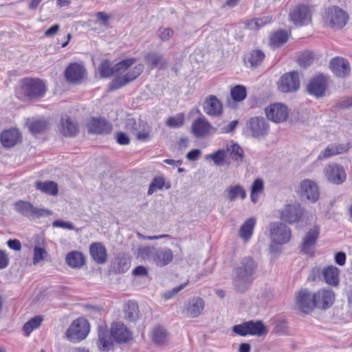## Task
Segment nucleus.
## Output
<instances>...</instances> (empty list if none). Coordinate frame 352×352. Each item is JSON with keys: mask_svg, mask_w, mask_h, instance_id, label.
I'll list each match as a JSON object with an SVG mask.
<instances>
[{"mask_svg": "<svg viewBox=\"0 0 352 352\" xmlns=\"http://www.w3.org/2000/svg\"><path fill=\"white\" fill-rule=\"evenodd\" d=\"M135 62V58L123 60L116 64L113 67L107 60H103L99 66V71L102 78H108L116 74L114 79L109 85L110 91L118 89L130 82L136 79L143 72L144 65L138 64L129 70L126 74L122 76Z\"/></svg>", "mask_w": 352, "mask_h": 352, "instance_id": "nucleus-1", "label": "nucleus"}, {"mask_svg": "<svg viewBox=\"0 0 352 352\" xmlns=\"http://www.w3.org/2000/svg\"><path fill=\"white\" fill-rule=\"evenodd\" d=\"M256 269L257 264L252 257H243L234 270V288L239 292H245L252 283Z\"/></svg>", "mask_w": 352, "mask_h": 352, "instance_id": "nucleus-2", "label": "nucleus"}, {"mask_svg": "<svg viewBox=\"0 0 352 352\" xmlns=\"http://www.w3.org/2000/svg\"><path fill=\"white\" fill-rule=\"evenodd\" d=\"M138 256L162 267L168 265L173 261V252L168 248L145 246L138 248Z\"/></svg>", "mask_w": 352, "mask_h": 352, "instance_id": "nucleus-3", "label": "nucleus"}, {"mask_svg": "<svg viewBox=\"0 0 352 352\" xmlns=\"http://www.w3.org/2000/svg\"><path fill=\"white\" fill-rule=\"evenodd\" d=\"M324 23L333 29H342L349 21V16L346 12L337 6L327 8L323 14Z\"/></svg>", "mask_w": 352, "mask_h": 352, "instance_id": "nucleus-4", "label": "nucleus"}, {"mask_svg": "<svg viewBox=\"0 0 352 352\" xmlns=\"http://www.w3.org/2000/svg\"><path fill=\"white\" fill-rule=\"evenodd\" d=\"M232 331L241 336L247 335L261 336L267 333V329L261 320H250L232 327Z\"/></svg>", "mask_w": 352, "mask_h": 352, "instance_id": "nucleus-5", "label": "nucleus"}, {"mask_svg": "<svg viewBox=\"0 0 352 352\" xmlns=\"http://www.w3.org/2000/svg\"><path fill=\"white\" fill-rule=\"evenodd\" d=\"M21 89L24 95L30 99L43 97L47 90L44 82L38 78H24L22 80Z\"/></svg>", "mask_w": 352, "mask_h": 352, "instance_id": "nucleus-6", "label": "nucleus"}, {"mask_svg": "<svg viewBox=\"0 0 352 352\" xmlns=\"http://www.w3.org/2000/svg\"><path fill=\"white\" fill-rule=\"evenodd\" d=\"M89 331L88 322L79 318L70 324L66 332V338L71 342H79L85 339Z\"/></svg>", "mask_w": 352, "mask_h": 352, "instance_id": "nucleus-7", "label": "nucleus"}, {"mask_svg": "<svg viewBox=\"0 0 352 352\" xmlns=\"http://www.w3.org/2000/svg\"><path fill=\"white\" fill-rule=\"evenodd\" d=\"M270 236L273 243L284 244L291 238V230L285 223L273 222L270 224Z\"/></svg>", "mask_w": 352, "mask_h": 352, "instance_id": "nucleus-8", "label": "nucleus"}, {"mask_svg": "<svg viewBox=\"0 0 352 352\" xmlns=\"http://www.w3.org/2000/svg\"><path fill=\"white\" fill-rule=\"evenodd\" d=\"M296 305L305 314L311 312L316 308L314 294L307 289H300L296 295Z\"/></svg>", "mask_w": 352, "mask_h": 352, "instance_id": "nucleus-9", "label": "nucleus"}, {"mask_svg": "<svg viewBox=\"0 0 352 352\" xmlns=\"http://www.w3.org/2000/svg\"><path fill=\"white\" fill-rule=\"evenodd\" d=\"M289 19L297 26L307 25L311 21L310 8L305 4L298 5L290 11Z\"/></svg>", "mask_w": 352, "mask_h": 352, "instance_id": "nucleus-10", "label": "nucleus"}, {"mask_svg": "<svg viewBox=\"0 0 352 352\" xmlns=\"http://www.w3.org/2000/svg\"><path fill=\"white\" fill-rule=\"evenodd\" d=\"M327 86L326 76L320 74L311 78L307 85V91L310 95L320 98L325 95Z\"/></svg>", "mask_w": 352, "mask_h": 352, "instance_id": "nucleus-11", "label": "nucleus"}, {"mask_svg": "<svg viewBox=\"0 0 352 352\" xmlns=\"http://www.w3.org/2000/svg\"><path fill=\"white\" fill-rule=\"evenodd\" d=\"M327 180L334 184H341L345 182L346 174L344 167L338 164H329L324 170Z\"/></svg>", "mask_w": 352, "mask_h": 352, "instance_id": "nucleus-12", "label": "nucleus"}, {"mask_svg": "<svg viewBox=\"0 0 352 352\" xmlns=\"http://www.w3.org/2000/svg\"><path fill=\"white\" fill-rule=\"evenodd\" d=\"M300 87V80L297 72L287 73L281 76L278 89L284 93L296 91Z\"/></svg>", "mask_w": 352, "mask_h": 352, "instance_id": "nucleus-13", "label": "nucleus"}, {"mask_svg": "<svg viewBox=\"0 0 352 352\" xmlns=\"http://www.w3.org/2000/svg\"><path fill=\"white\" fill-rule=\"evenodd\" d=\"M304 214V210L298 204H287L280 212L281 220L289 223L300 221Z\"/></svg>", "mask_w": 352, "mask_h": 352, "instance_id": "nucleus-14", "label": "nucleus"}, {"mask_svg": "<svg viewBox=\"0 0 352 352\" xmlns=\"http://www.w3.org/2000/svg\"><path fill=\"white\" fill-rule=\"evenodd\" d=\"M314 294L316 308L325 310L331 307L334 303L335 293L331 289H320Z\"/></svg>", "mask_w": 352, "mask_h": 352, "instance_id": "nucleus-15", "label": "nucleus"}, {"mask_svg": "<svg viewBox=\"0 0 352 352\" xmlns=\"http://www.w3.org/2000/svg\"><path fill=\"white\" fill-rule=\"evenodd\" d=\"M299 193L301 197L314 203L319 198L318 186L314 181L304 179L300 184Z\"/></svg>", "mask_w": 352, "mask_h": 352, "instance_id": "nucleus-16", "label": "nucleus"}, {"mask_svg": "<svg viewBox=\"0 0 352 352\" xmlns=\"http://www.w3.org/2000/svg\"><path fill=\"white\" fill-rule=\"evenodd\" d=\"M14 206L19 212L28 217H40L52 214L50 210L35 208L30 203L26 201H19Z\"/></svg>", "mask_w": 352, "mask_h": 352, "instance_id": "nucleus-17", "label": "nucleus"}, {"mask_svg": "<svg viewBox=\"0 0 352 352\" xmlns=\"http://www.w3.org/2000/svg\"><path fill=\"white\" fill-rule=\"evenodd\" d=\"M205 307V302L200 297H192L185 303L183 314L190 318H197L203 312Z\"/></svg>", "mask_w": 352, "mask_h": 352, "instance_id": "nucleus-18", "label": "nucleus"}, {"mask_svg": "<svg viewBox=\"0 0 352 352\" xmlns=\"http://www.w3.org/2000/svg\"><path fill=\"white\" fill-rule=\"evenodd\" d=\"M265 114L269 120L279 123L287 119L288 109L284 104L274 103L265 108Z\"/></svg>", "mask_w": 352, "mask_h": 352, "instance_id": "nucleus-19", "label": "nucleus"}, {"mask_svg": "<svg viewBox=\"0 0 352 352\" xmlns=\"http://www.w3.org/2000/svg\"><path fill=\"white\" fill-rule=\"evenodd\" d=\"M248 129L254 138L263 137L267 134L269 126L263 117L251 118L247 122Z\"/></svg>", "mask_w": 352, "mask_h": 352, "instance_id": "nucleus-20", "label": "nucleus"}, {"mask_svg": "<svg viewBox=\"0 0 352 352\" xmlns=\"http://www.w3.org/2000/svg\"><path fill=\"white\" fill-rule=\"evenodd\" d=\"M87 127L89 132L98 134H108L112 130L111 124L103 118H91Z\"/></svg>", "mask_w": 352, "mask_h": 352, "instance_id": "nucleus-21", "label": "nucleus"}, {"mask_svg": "<svg viewBox=\"0 0 352 352\" xmlns=\"http://www.w3.org/2000/svg\"><path fill=\"white\" fill-rule=\"evenodd\" d=\"M213 129L212 126L204 118L195 120L191 126V131L196 138L208 135Z\"/></svg>", "mask_w": 352, "mask_h": 352, "instance_id": "nucleus-22", "label": "nucleus"}, {"mask_svg": "<svg viewBox=\"0 0 352 352\" xmlns=\"http://www.w3.org/2000/svg\"><path fill=\"white\" fill-rule=\"evenodd\" d=\"M204 112L212 116H219L222 113V104L219 100L213 95L207 97L203 104Z\"/></svg>", "mask_w": 352, "mask_h": 352, "instance_id": "nucleus-23", "label": "nucleus"}, {"mask_svg": "<svg viewBox=\"0 0 352 352\" xmlns=\"http://www.w3.org/2000/svg\"><path fill=\"white\" fill-rule=\"evenodd\" d=\"M320 232L319 227L314 226L305 235L302 244V251L306 254H312Z\"/></svg>", "mask_w": 352, "mask_h": 352, "instance_id": "nucleus-24", "label": "nucleus"}, {"mask_svg": "<svg viewBox=\"0 0 352 352\" xmlns=\"http://www.w3.org/2000/svg\"><path fill=\"white\" fill-rule=\"evenodd\" d=\"M111 335L117 342H126L130 340V331L123 323H114L111 327Z\"/></svg>", "mask_w": 352, "mask_h": 352, "instance_id": "nucleus-25", "label": "nucleus"}, {"mask_svg": "<svg viewBox=\"0 0 352 352\" xmlns=\"http://www.w3.org/2000/svg\"><path fill=\"white\" fill-rule=\"evenodd\" d=\"M329 66L334 74L338 77H344L350 72L349 62L342 58H333Z\"/></svg>", "mask_w": 352, "mask_h": 352, "instance_id": "nucleus-26", "label": "nucleus"}, {"mask_svg": "<svg viewBox=\"0 0 352 352\" xmlns=\"http://www.w3.org/2000/svg\"><path fill=\"white\" fill-rule=\"evenodd\" d=\"M350 144H338L329 145L318 157L320 160L331 157L336 155H339L347 152L350 148Z\"/></svg>", "mask_w": 352, "mask_h": 352, "instance_id": "nucleus-27", "label": "nucleus"}, {"mask_svg": "<svg viewBox=\"0 0 352 352\" xmlns=\"http://www.w3.org/2000/svg\"><path fill=\"white\" fill-rule=\"evenodd\" d=\"M85 74V68L78 63L69 65L65 72L66 79L72 82H79L84 78Z\"/></svg>", "mask_w": 352, "mask_h": 352, "instance_id": "nucleus-28", "label": "nucleus"}, {"mask_svg": "<svg viewBox=\"0 0 352 352\" xmlns=\"http://www.w3.org/2000/svg\"><path fill=\"white\" fill-rule=\"evenodd\" d=\"M145 63L151 67L163 69L167 65V60L164 56L156 52L147 53L144 56Z\"/></svg>", "mask_w": 352, "mask_h": 352, "instance_id": "nucleus-29", "label": "nucleus"}, {"mask_svg": "<svg viewBox=\"0 0 352 352\" xmlns=\"http://www.w3.org/2000/svg\"><path fill=\"white\" fill-rule=\"evenodd\" d=\"M89 252L93 260L98 264H103L107 261V250L101 243H93L89 247Z\"/></svg>", "mask_w": 352, "mask_h": 352, "instance_id": "nucleus-30", "label": "nucleus"}, {"mask_svg": "<svg viewBox=\"0 0 352 352\" xmlns=\"http://www.w3.org/2000/svg\"><path fill=\"white\" fill-rule=\"evenodd\" d=\"M322 277L325 283L331 286L337 287L340 283V270L333 265L324 267L322 271Z\"/></svg>", "mask_w": 352, "mask_h": 352, "instance_id": "nucleus-31", "label": "nucleus"}, {"mask_svg": "<svg viewBox=\"0 0 352 352\" xmlns=\"http://www.w3.org/2000/svg\"><path fill=\"white\" fill-rule=\"evenodd\" d=\"M21 140V134L16 129L3 131L1 135V142L5 147H12Z\"/></svg>", "mask_w": 352, "mask_h": 352, "instance_id": "nucleus-32", "label": "nucleus"}, {"mask_svg": "<svg viewBox=\"0 0 352 352\" xmlns=\"http://www.w3.org/2000/svg\"><path fill=\"white\" fill-rule=\"evenodd\" d=\"M65 262L70 267L79 269L85 264V257L80 252L72 251L66 255Z\"/></svg>", "mask_w": 352, "mask_h": 352, "instance_id": "nucleus-33", "label": "nucleus"}, {"mask_svg": "<svg viewBox=\"0 0 352 352\" xmlns=\"http://www.w3.org/2000/svg\"><path fill=\"white\" fill-rule=\"evenodd\" d=\"M224 194L225 197L230 201H234L238 197L243 200L247 196L245 190L239 184L230 186L225 190Z\"/></svg>", "mask_w": 352, "mask_h": 352, "instance_id": "nucleus-34", "label": "nucleus"}, {"mask_svg": "<svg viewBox=\"0 0 352 352\" xmlns=\"http://www.w3.org/2000/svg\"><path fill=\"white\" fill-rule=\"evenodd\" d=\"M112 336L107 330L100 327L98 329V347L100 351H109L112 346Z\"/></svg>", "mask_w": 352, "mask_h": 352, "instance_id": "nucleus-35", "label": "nucleus"}, {"mask_svg": "<svg viewBox=\"0 0 352 352\" xmlns=\"http://www.w3.org/2000/svg\"><path fill=\"white\" fill-rule=\"evenodd\" d=\"M60 133L65 136H74L78 132L76 123L66 116L61 119Z\"/></svg>", "mask_w": 352, "mask_h": 352, "instance_id": "nucleus-36", "label": "nucleus"}, {"mask_svg": "<svg viewBox=\"0 0 352 352\" xmlns=\"http://www.w3.org/2000/svg\"><path fill=\"white\" fill-rule=\"evenodd\" d=\"M153 342L157 346H163L168 342V333L162 327H157L153 329L151 333Z\"/></svg>", "mask_w": 352, "mask_h": 352, "instance_id": "nucleus-37", "label": "nucleus"}, {"mask_svg": "<svg viewBox=\"0 0 352 352\" xmlns=\"http://www.w3.org/2000/svg\"><path fill=\"white\" fill-rule=\"evenodd\" d=\"M255 223V219L250 218L245 221L241 226L239 230V235L245 241H247L251 237Z\"/></svg>", "mask_w": 352, "mask_h": 352, "instance_id": "nucleus-38", "label": "nucleus"}, {"mask_svg": "<svg viewBox=\"0 0 352 352\" xmlns=\"http://www.w3.org/2000/svg\"><path fill=\"white\" fill-rule=\"evenodd\" d=\"M36 189L50 195H56L58 193L57 184L52 181L37 182L35 185Z\"/></svg>", "mask_w": 352, "mask_h": 352, "instance_id": "nucleus-39", "label": "nucleus"}, {"mask_svg": "<svg viewBox=\"0 0 352 352\" xmlns=\"http://www.w3.org/2000/svg\"><path fill=\"white\" fill-rule=\"evenodd\" d=\"M265 55L261 50H254L251 51L245 57L247 61L252 67H256L263 61Z\"/></svg>", "mask_w": 352, "mask_h": 352, "instance_id": "nucleus-40", "label": "nucleus"}, {"mask_svg": "<svg viewBox=\"0 0 352 352\" xmlns=\"http://www.w3.org/2000/svg\"><path fill=\"white\" fill-rule=\"evenodd\" d=\"M289 35L285 30H279L274 32L270 37V45L273 47H279L288 40Z\"/></svg>", "mask_w": 352, "mask_h": 352, "instance_id": "nucleus-41", "label": "nucleus"}, {"mask_svg": "<svg viewBox=\"0 0 352 352\" xmlns=\"http://www.w3.org/2000/svg\"><path fill=\"white\" fill-rule=\"evenodd\" d=\"M164 187H165L166 189L170 188V183L166 182L164 177L162 176L155 177L149 185L148 195H152L157 190H162Z\"/></svg>", "mask_w": 352, "mask_h": 352, "instance_id": "nucleus-42", "label": "nucleus"}, {"mask_svg": "<svg viewBox=\"0 0 352 352\" xmlns=\"http://www.w3.org/2000/svg\"><path fill=\"white\" fill-rule=\"evenodd\" d=\"M125 318L132 322H135L139 318V308L135 302L129 301L124 307Z\"/></svg>", "mask_w": 352, "mask_h": 352, "instance_id": "nucleus-43", "label": "nucleus"}, {"mask_svg": "<svg viewBox=\"0 0 352 352\" xmlns=\"http://www.w3.org/2000/svg\"><path fill=\"white\" fill-rule=\"evenodd\" d=\"M250 199L256 204L258 200V195L264 190V182L261 178L256 179L251 186Z\"/></svg>", "mask_w": 352, "mask_h": 352, "instance_id": "nucleus-44", "label": "nucleus"}, {"mask_svg": "<svg viewBox=\"0 0 352 352\" xmlns=\"http://www.w3.org/2000/svg\"><path fill=\"white\" fill-rule=\"evenodd\" d=\"M229 152L230 157L240 165L243 162L244 152L242 148L237 144H233L230 148H227V153Z\"/></svg>", "mask_w": 352, "mask_h": 352, "instance_id": "nucleus-45", "label": "nucleus"}, {"mask_svg": "<svg viewBox=\"0 0 352 352\" xmlns=\"http://www.w3.org/2000/svg\"><path fill=\"white\" fill-rule=\"evenodd\" d=\"M43 318L40 316H35L25 323L23 331L26 336H28L34 329L41 324Z\"/></svg>", "mask_w": 352, "mask_h": 352, "instance_id": "nucleus-46", "label": "nucleus"}, {"mask_svg": "<svg viewBox=\"0 0 352 352\" xmlns=\"http://www.w3.org/2000/svg\"><path fill=\"white\" fill-rule=\"evenodd\" d=\"M30 131L34 133H41L47 128V122L43 120L29 121L28 123Z\"/></svg>", "mask_w": 352, "mask_h": 352, "instance_id": "nucleus-47", "label": "nucleus"}, {"mask_svg": "<svg viewBox=\"0 0 352 352\" xmlns=\"http://www.w3.org/2000/svg\"><path fill=\"white\" fill-rule=\"evenodd\" d=\"M116 264H115L114 270L117 273H124L130 267V260L125 256H121L117 258Z\"/></svg>", "mask_w": 352, "mask_h": 352, "instance_id": "nucleus-48", "label": "nucleus"}, {"mask_svg": "<svg viewBox=\"0 0 352 352\" xmlns=\"http://www.w3.org/2000/svg\"><path fill=\"white\" fill-rule=\"evenodd\" d=\"M227 150L219 149L217 151L206 156V159H211L217 166L223 165L226 163Z\"/></svg>", "mask_w": 352, "mask_h": 352, "instance_id": "nucleus-49", "label": "nucleus"}, {"mask_svg": "<svg viewBox=\"0 0 352 352\" xmlns=\"http://www.w3.org/2000/svg\"><path fill=\"white\" fill-rule=\"evenodd\" d=\"M147 124L145 122L141 120L136 122L134 119L129 118L126 120L125 129L127 131L135 135L137 131L140 129V128L144 127Z\"/></svg>", "mask_w": 352, "mask_h": 352, "instance_id": "nucleus-50", "label": "nucleus"}, {"mask_svg": "<svg viewBox=\"0 0 352 352\" xmlns=\"http://www.w3.org/2000/svg\"><path fill=\"white\" fill-rule=\"evenodd\" d=\"M230 94L234 100L241 101L246 97V89L244 86L236 85L231 89Z\"/></svg>", "mask_w": 352, "mask_h": 352, "instance_id": "nucleus-51", "label": "nucleus"}, {"mask_svg": "<svg viewBox=\"0 0 352 352\" xmlns=\"http://www.w3.org/2000/svg\"><path fill=\"white\" fill-rule=\"evenodd\" d=\"M271 18L270 16H263L262 18L252 19L248 23V27L252 30H257L265 24L270 23Z\"/></svg>", "mask_w": 352, "mask_h": 352, "instance_id": "nucleus-52", "label": "nucleus"}, {"mask_svg": "<svg viewBox=\"0 0 352 352\" xmlns=\"http://www.w3.org/2000/svg\"><path fill=\"white\" fill-rule=\"evenodd\" d=\"M271 18L270 16H263L262 18L252 19L248 23V27L252 30H257L265 24L270 23Z\"/></svg>", "mask_w": 352, "mask_h": 352, "instance_id": "nucleus-53", "label": "nucleus"}, {"mask_svg": "<svg viewBox=\"0 0 352 352\" xmlns=\"http://www.w3.org/2000/svg\"><path fill=\"white\" fill-rule=\"evenodd\" d=\"M184 116L179 113L175 116L169 117L166 122V124L170 128H179L184 125Z\"/></svg>", "mask_w": 352, "mask_h": 352, "instance_id": "nucleus-54", "label": "nucleus"}, {"mask_svg": "<svg viewBox=\"0 0 352 352\" xmlns=\"http://www.w3.org/2000/svg\"><path fill=\"white\" fill-rule=\"evenodd\" d=\"M47 254L45 248L35 246L34 248L33 263L36 265L44 260L45 256Z\"/></svg>", "mask_w": 352, "mask_h": 352, "instance_id": "nucleus-55", "label": "nucleus"}, {"mask_svg": "<svg viewBox=\"0 0 352 352\" xmlns=\"http://www.w3.org/2000/svg\"><path fill=\"white\" fill-rule=\"evenodd\" d=\"M313 60V54L310 52H305L298 58V63L301 67H306L312 63Z\"/></svg>", "mask_w": 352, "mask_h": 352, "instance_id": "nucleus-56", "label": "nucleus"}, {"mask_svg": "<svg viewBox=\"0 0 352 352\" xmlns=\"http://www.w3.org/2000/svg\"><path fill=\"white\" fill-rule=\"evenodd\" d=\"M173 35V30L169 28H161L157 31V36L162 41H168Z\"/></svg>", "mask_w": 352, "mask_h": 352, "instance_id": "nucleus-57", "label": "nucleus"}, {"mask_svg": "<svg viewBox=\"0 0 352 352\" xmlns=\"http://www.w3.org/2000/svg\"><path fill=\"white\" fill-rule=\"evenodd\" d=\"M146 126V125L144 126V127L140 128V129L138 130L135 134L134 135H135L136 139L138 140L146 141L150 139L149 132L147 129H145Z\"/></svg>", "mask_w": 352, "mask_h": 352, "instance_id": "nucleus-58", "label": "nucleus"}, {"mask_svg": "<svg viewBox=\"0 0 352 352\" xmlns=\"http://www.w3.org/2000/svg\"><path fill=\"white\" fill-rule=\"evenodd\" d=\"M54 227L62 228L67 230H74V226L72 223L69 221H63L61 220H56L52 223Z\"/></svg>", "mask_w": 352, "mask_h": 352, "instance_id": "nucleus-59", "label": "nucleus"}, {"mask_svg": "<svg viewBox=\"0 0 352 352\" xmlns=\"http://www.w3.org/2000/svg\"><path fill=\"white\" fill-rule=\"evenodd\" d=\"M116 138L119 144L128 145L130 143L129 138L123 132H118Z\"/></svg>", "mask_w": 352, "mask_h": 352, "instance_id": "nucleus-60", "label": "nucleus"}, {"mask_svg": "<svg viewBox=\"0 0 352 352\" xmlns=\"http://www.w3.org/2000/svg\"><path fill=\"white\" fill-rule=\"evenodd\" d=\"M186 285H187V283L182 284L179 286L173 288L171 291L166 292L164 294V298L166 299V300L171 298L175 295H176L179 291L183 289Z\"/></svg>", "mask_w": 352, "mask_h": 352, "instance_id": "nucleus-61", "label": "nucleus"}, {"mask_svg": "<svg viewBox=\"0 0 352 352\" xmlns=\"http://www.w3.org/2000/svg\"><path fill=\"white\" fill-rule=\"evenodd\" d=\"M201 153L200 150L193 149L187 153L186 158L190 161H195L200 157Z\"/></svg>", "mask_w": 352, "mask_h": 352, "instance_id": "nucleus-62", "label": "nucleus"}, {"mask_svg": "<svg viewBox=\"0 0 352 352\" xmlns=\"http://www.w3.org/2000/svg\"><path fill=\"white\" fill-rule=\"evenodd\" d=\"M335 261L339 265H344L346 262V254L343 252H339L335 255Z\"/></svg>", "mask_w": 352, "mask_h": 352, "instance_id": "nucleus-63", "label": "nucleus"}, {"mask_svg": "<svg viewBox=\"0 0 352 352\" xmlns=\"http://www.w3.org/2000/svg\"><path fill=\"white\" fill-rule=\"evenodd\" d=\"M8 247L14 250L19 251L21 248V242L16 239H10L7 242Z\"/></svg>", "mask_w": 352, "mask_h": 352, "instance_id": "nucleus-64", "label": "nucleus"}]
</instances>
